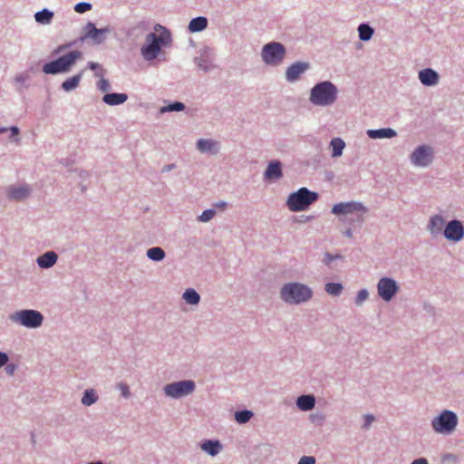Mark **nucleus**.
<instances>
[{
	"label": "nucleus",
	"mask_w": 464,
	"mask_h": 464,
	"mask_svg": "<svg viewBox=\"0 0 464 464\" xmlns=\"http://www.w3.org/2000/svg\"><path fill=\"white\" fill-rule=\"evenodd\" d=\"M155 31L156 33L147 35L148 44L141 49V53L146 60L155 59L160 51L161 45H165L170 41V34L163 26L156 25Z\"/></svg>",
	"instance_id": "nucleus-1"
},
{
	"label": "nucleus",
	"mask_w": 464,
	"mask_h": 464,
	"mask_svg": "<svg viewBox=\"0 0 464 464\" xmlns=\"http://www.w3.org/2000/svg\"><path fill=\"white\" fill-rule=\"evenodd\" d=\"M312 290L299 283H289L281 289V297L290 304H300L308 301L312 297Z\"/></svg>",
	"instance_id": "nucleus-2"
},
{
	"label": "nucleus",
	"mask_w": 464,
	"mask_h": 464,
	"mask_svg": "<svg viewBox=\"0 0 464 464\" xmlns=\"http://www.w3.org/2000/svg\"><path fill=\"white\" fill-rule=\"evenodd\" d=\"M337 89L330 82L316 84L311 91L310 101L320 106H327L336 100Z\"/></svg>",
	"instance_id": "nucleus-3"
},
{
	"label": "nucleus",
	"mask_w": 464,
	"mask_h": 464,
	"mask_svg": "<svg viewBox=\"0 0 464 464\" xmlns=\"http://www.w3.org/2000/svg\"><path fill=\"white\" fill-rule=\"evenodd\" d=\"M317 198V193L310 191L306 188H301L289 195L286 205L291 211H304L307 209L311 204L315 202Z\"/></svg>",
	"instance_id": "nucleus-4"
},
{
	"label": "nucleus",
	"mask_w": 464,
	"mask_h": 464,
	"mask_svg": "<svg viewBox=\"0 0 464 464\" xmlns=\"http://www.w3.org/2000/svg\"><path fill=\"white\" fill-rule=\"evenodd\" d=\"M80 58H82V53L80 51H72L54 61L45 63L43 67V72L47 74L67 72L71 70V67L74 64L76 60Z\"/></svg>",
	"instance_id": "nucleus-5"
},
{
	"label": "nucleus",
	"mask_w": 464,
	"mask_h": 464,
	"mask_svg": "<svg viewBox=\"0 0 464 464\" xmlns=\"http://www.w3.org/2000/svg\"><path fill=\"white\" fill-rule=\"evenodd\" d=\"M9 319L27 328H37L42 325L44 317L36 310H21L9 315Z\"/></svg>",
	"instance_id": "nucleus-6"
},
{
	"label": "nucleus",
	"mask_w": 464,
	"mask_h": 464,
	"mask_svg": "<svg viewBox=\"0 0 464 464\" xmlns=\"http://www.w3.org/2000/svg\"><path fill=\"white\" fill-rule=\"evenodd\" d=\"M285 53V48L282 44L272 42L264 45L261 55L266 64L277 66L284 61Z\"/></svg>",
	"instance_id": "nucleus-7"
},
{
	"label": "nucleus",
	"mask_w": 464,
	"mask_h": 464,
	"mask_svg": "<svg viewBox=\"0 0 464 464\" xmlns=\"http://www.w3.org/2000/svg\"><path fill=\"white\" fill-rule=\"evenodd\" d=\"M458 424L457 415L450 411H443L440 416L433 419L431 425L440 433L452 432Z\"/></svg>",
	"instance_id": "nucleus-8"
},
{
	"label": "nucleus",
	"mask_w": 464,
	"mask_h": 464,
	"mask_svg": "<svg viewBox=\"0 0 464 464\" xmlns=\"http://www.w3.org/2000/svg\"><path fill=\"white\" fill-rule=\"evenodd\" d=\"M366 212L367 208L362 203L357 201L342 202L335 204L332 208L334 215L357 214L358 219H362Z\"/></svg>",
	"instance_id": "nucleus-9"
},
{
	"label": "nucleus",
	"mask_w": 464,
	"mask_h": 464,
	"mask_svg": "<svg viewBox=\"0 0 464 464\" xmlns=\"http://www.w3.org/2000/svg\"><path fill=\"white\" fill-rule=\"evenodd\" d=\"M195 390V383L192 381H180L167 384L164 392L167 396L179 398L191 393Z\"/></svg>",
	"instance_id": "nucleus-10"
},
{
	"label": "nucleus",
	"mask_w": 464,
	"mask_h": 464,
	"mask_svg": "<svg viewBox=\"0 0 464 464\" xmlns=\"http://www.w3.org/2000/svg\"><path fill=\"white\" fill-rule=\"evenodd\" d=\"M433 158L432 150L430 147L422 145L419 146L411 154V160L412 164L420 167L428 166Z\"/></svg>",
	"instance_id": "nucleus-11"
},
{
	"label": "nucleus",
	"mask_w": 464,
	"mask_h": 464,
	"mask_svg": "<svg viewBox=\"0 0 464 464\" xmlns=\"http://www.w3.org/2000/svg\"><path fill=\"white\" fill-rule=\"evenodd\" d=\"M379 295L385 301H390L398 291L397 283L389 277H382L377 285Z\"/></svg>",
	"instance_id": "nucleus-12"
},
{
	"label": "nucleus",
	"mask_w": 464,
	"mask_h": 464,
	"mask_svg": "<svg viewBox=\"0 0 464 464\" xmlns=\"http://www.w3.org/2000/svg\"><path fill=\"white\" fill-rule=\"evenodd\" d=\"M444 236L447 239L458 242L464 237V227L460 221L452 220L444 228Z\"/></svg>",
	"instance_id": "nucleus-13"
},
{
	"label": "nucleus",
	"mask_w": 464,
	"mask_h": 464,
	"mask_svg": "<svg viewBox=\"0 0 464 464\" xmlns=\"http://www.w3.org/2000/svg\"><path fill=\"white\" fill-rule=\"evenodd\" d=\"M310 65L306 62H296L290 65L285 72V78L293 82L299 79L300 75L309 69Z\"/></svg>",
	"instance_id": "nucleus-14"
},
{
	"label": "nucleus",
	"mask_w": 464,
	"mask_h": 464,
	"mask_svg": "<svg viewBox=\"0 0 464 464\" xmlns=\"http://www.w3.org/2000/svg\"><path fill=\"white\" fill-rule=\"evenodd\" d=\"M108 31V29H97L93 24L89 23L85 27V37L92 39L95 44H102Z\"/></svg>",
	"instance_id": "nucleus-15"
},
{
	"label": "nucleus",
	"mask_w": 464,
	"mask_h": 464,
	"mask_svg": "<svg viewBox=\"0 0 464 464\" xmlns=\"http://www.w3.org/2000/svg\"><path fill=\"white\" fill-rule=\"evenodd\" d=\"M30 195V188L28 186L23 185L19 187H10L7 189V196L13 200H23Z\"/></svg>",
	"instance_id": "nucleus-16"
},
{
	"label": "nucleus",
	"mask_w": 464,
	"mask_h": 464,
	"mask_svg": "<svg viewBox=\"0 0 464 464\" xmlns=\"http://www.w3.org/2000/svg\"><path fill=\"white\" fill-rule=\"evenodd\" d=\"M419 79L423 85L432 86L438 83L439 75L431 69H424L419 72Z\"/></svg>",
	"instance_id": "nucleus-17"
},
{
	"label": "nucleus",
	"mask_w": 464,
	"mask_h": 464,
	"mask_svg": "<svg viewBox=\"0 0 464 464\" xmlns=\"http://www.w3.org/2000/svg\"><path fill=\"white\" fill-rule=\"evenodd\" d=\"M57 258L58 256L54 252L49 251L37 258V264L42 268H49L56 263Z\"/></svg>",
	"instance_id": "nucleus-18"
},
{
	"label": "nucleus",
	"mask_w": 464,
	"mask_h": 464,
	"mask_svg": "<svg viewBox=\"0 0 464 464\" xmlns=\"http://www.w3.org/2000/svg\"><path fill=\"white\" fill-rule=\"evenodd\" d=\"M128 100V95L125 93H107L103 96L102 101L111 106L124 103Z\"/></svg>",
	"instance_id": "nucleus-19"
},
{
	"label": "nucleus",
	"mask_w": 464,
	"mask_h": 464,
	"mask_svg": "<svg viewBox=\"0 0 464 464\" xmlns=\"http://www.w3.org/2000/svg\"><path fill=\"white\" fill-rule=\"evenodd\" d=\"M444 225L445 220L443 219V218L439 215H436L430 218L428 228L431 234L438 235L441 233Z\"/></svg>",
	"instance_id": "nucleus-20"
},
{
	"label": "nucleus",
	"mask_w": 464,
	"mask_h": 464,
	"mask_svg": "<svg viewBox=\"0 0 464 464\" xmlns=\"http://www.w3.org/2000/svg\"><path fill=\"white\" fill-rule=\"evenodd\" d=\"M266 179H277L282 177L281 164L278 161L269 163L266 173Z\"/></svg>",
	"instance_id": "nucleus-21"
},
{
	"label": "nucleus",
	"mask_w": 464,
	"mask_h": 464,
	"mask_svg": "<svg viewBox=\"0 0 464 464\" xmlns=\"http://www.w3.org/2000/svg\"><path fill=\"white\" fill-rule=\"evenodd\" d=\"M367 134L371 139L392 138L396 136V131L392 129L386 128L379 130H369Z\"/></svg>",
	"instance_id": "nucleus-22"
},
{
	"label": "nucleus",
	"mask_w": 464,
	"mask_h": 464,
	"mask_svg": "<svg viewBox=\"0 0 464 464\" xmlns=\"http://www.w3.org/2000/svg\"><path fill=\"white\" fill-rule=\"evenodd\" d=\"M315 400L313 395H302L298 397L296 405L302 411H310L314 407Z\"/></svg>",
	"instance_id": "nucleus-23"
},
{
	"label": "nucleus",
	"mask_w": 464,
	"mask_h": 464,
	"mask_svg": "<svg viewBox=\"0 0 464 464\" xmlns=\"http://www.w3.org/2000/svg\"><path fill=\"white\" fill-rule=\"evenodd\" d=\"M197 147L201 152H218V142L212 140H199Z\"/></svg>",
	"instance_id": "nucleus-24"
},
{
	"label": "nucleus",
	"mask_w": 464,
	"mask_h": 464,
	"mask_svg": "<svg viewBox=\"0 0 464 464\" xmlns=\"http://www.w3.org/2000/svg\"><path fill=\"white\" fill-rule=\"evenodd\" d=\"M208 26V20L203 16L193 18L188 24V30L192 33L200 32Z\"/></svg>",
	"instance_id": "nucleus-25"
},
{
	"label": "nucleus",
	"mask_w": 464,
	"mask_h": 464,
	"mask_svg": "<svg viewBox=\"0 0 464 464\" xmlns=\"http://www.w3.org/2000/svg\"><path fill=\"white\" fill-rule=\"evenodd\" d=\"M221 448V444L218 440H207L201 445V449L211 456H216Z\"/></svg>",
	"instance_id": "nucleus-26"
},
{
	"label": "nucleus",
	"mask_w": 464,
	"mask_h": 464,
	"mask_svg": "<svg viewBox=\"0 0 464 464\" xmlns=\"http://www.w3.org/2000/svg\"><path fill=\"white\" fill-rule=\"evenodd\" d=\"M82 76V72L65 80L62 84L63 89L66 92L75 89L79 85Z\"/></svg>",
	"instance_id": "nucleus-27"
},
{
	"label": "nucleus",
	"mask_w": 464,
	"mask_h": 464,
	"mask_svg": "<svg viewBox=\"0 0 464 464\" xmlns=\"http://www.w3.org/2000/svg\"><path fill=\"white\" fill-rule=\"evenodd\" d=\"M330 146L333 150L332 156L334 158L339 157L343 153V150L344 149V141L340 138H334L331 140Z\"/></svg>",
	"instance_id": "nucleus-28"
},
{
	"label": "nucleus",
	"mask_w": 464,
	"mask_h": 464,
	"mask_svg": "<svg viewBox=\"0 0 464 464\" xmlns=\"http://www.w3.org/2000/svg\"><path fill=\"white\" fill-rule=\"evenodd\" d=\"M53 16V14L47 9H44L40 12H37L34 15L36 22L40 24H49Z\"/></svg>",
	"instance_id": "nucleus-29"
},
{
	"label": "nucleus",
	"mask_w": 464,
	"mask_h": 464,
	"mask_svg": "<svg viewBox=\"0 0 464 464\" xmlns=\"http://www.w3.org/2000/svg\"><path fill=\"white\" fill-rule=\"evenodd\" d=\"M147 256L153 261H160L165 257V252L162 248L155 246L147 251Z\"/></svg>",
	"instance_id": "nucleus-30"
},
{
	"label": "nucleus",
	"mask_w": 464,
	"mask_h": 464,
	"mask_svg": "<svg viewBox=\"0 0 464 464\" xmlns=\"http://www.w3.org/2000/svg\"><path fill=\"white\" fill-rule=\"evenodd\" d=\"M359 37L362 41H368L372 38L373 30L367 24H361L358 28Z\"/></svg>",
	"instance_id": "nucleus-31"
},
{
	"label": "nucleus",
	"mask_w": 464,
	"mask_h": 464,
	"mask_svg": "<svg viewBox=\"0 0 464 464\" xmlns=\"http://www.w3.org/2000/svg\"><path fill=\"white\" fill-rule=\"evenodd\" d=\"M183 298L188 304H197L199 302V295L194 289H188L183 295Z\"/></svg>",
	"instance_id": "nucleus-32"
},
{
	"label": "nucleus",
	"mask_w": 464,
	"mask_h": 464,
	"mask_svg": "<svg viewBox=\"0 0 464 464\" xmlns=\"http://www.w3.org/2000/svg\"><path fill=\"white\" fill-rule=\"evenodd\" d=\"M343 286L339 283H328L325 285V291L331 295H339L342 292Z\"/></svg>",
	"instance_id": "nucleus-33"
},
{
	"label": "nucleus",
	"mask_w": 464,
	"mask_h": 464,
	"mask_svg": "<svg viewBox=\"0 0 464 464\" xmlns=\"http://www.w3.org/2000/svg\"><path fill=\"white\" fill-rule=\"evenodd\" d=\"M96 401H97V396L93 390L85 391V392L82 396V404H84L86 406H90V405L93 404Z\"/></svg>",
	"instance_id": "nucleus-34"
},
{
	"label": "nucleus",
	"mask_w": 464,
	"mask_h": 464,
	"mask_svg": "<svg viewBox=\"0 0 464 464\" xmlns=\"http://www.w3.org/2000/svg\"><path fill=\"white\" fill-rule=\"evenodd\" d=\"M252 415L253 413L249 411H240L236 412L235 419L238 423H246L251 419Z\"/></svg>",
	"instance_id": "nucleus-35"
},
{
	"label": "nucleus",
	"mask_w": 464,
	"mask_h": 464,
	"mask_svg": "<svg viewBox=\"0 0 464 464\" xmlns=\"http://www.w3.org/2000/svg\"><path fill=\"white\" fill-rule=\"evenodd\" d=\"M185 108V105L182 103V102H176L172 104H169L168 106H165V107H162L160 109V111L161 112H166V111H182L184 110Z\"/></svg>",
	"instance_id": "nucleus-36"
},
{
	"label": "nucleus",
	"mask_w": 464,
	"mask_h": 464,
	"mask_svg": "<svg viewBox=\"0 0 464 464\" xmlns=\"http://www.w3.org/2000/svg\"><path fill=\"white\" fill-rule=\"evenodd\" d=\"M215 214H216L215 210L207 209L202 212V214L199 216L198 219L201 222H208L214 218Z\"/></svg>",
	"instance_id": "nucleus-37"
},
{
	"label": "nucleus",
	"mask_w": 464,
	"mask_h": 464,
	"mask_svg": "<svg viewBox=\"0 0 464 464\" xmlns=\"http://www.w3.org/2000/svg\"><path fill=\"white\" fill-rule=\"evenodd\" d=\"M91 9H92V5L89 3H85V2L78 3L74 6L75 12H77L79 14L85 13Z\"/></svg>",
	"instance_id": "nucleus-38"
},
{
	"label": "nucleus",
	"mask_w": 464,
	"mask_h": 464,
	"mask_svg": "<svg viewBox=\"0 0 464 464\" xmlns=\"http://www.w3.org/2000/svg\"><path fill=\"white\" fill-rule=\"evenodd\" d=\"M368 292L365 289L360 290L356 295L355 302L357 304H361L363 301L368 298Z\"/></svg>",
	"instance_id": "nucleus-39"
},
{
	"label": "nucleus",
	"mask_w": 464,
	"mask_h": 464,
	"mask_svg": "<svg viewBox=\"0 0 464 464\" xmlns=\"http://www.w3.org/2000/svg\"><path fill=\"white\" fill-rule=\"evenodd\" d=\"M118 388L121 391L123 397L128 398L130 396L129 386L126 383L120 382Z\"/></svg>",
	"instance_id": "nucleus-40"
},
{
	"label": "nucleus",
	"mask_w": 464,
	"mask_h": 464,
	"mask_svg": "<svg viewBox=\"0 0 464 464\" xmlns=\"http://www.w3.org/2000/svg\"><path fill=\"white\" fill-rule=\"evenodd\" d=\"M98 87L102 92H108L110 90V82L105 79H101L98 82Z\"/></svg>",
	"instance_id": "nucleus-41"
},
{
	"label": "nucleus",
	"mask_w": 464,
	"mask_h": 464,
	"mask_svg": "<svg viewBox=\"0 0 464 464\" xmlns=\"http://www.w3.org/2000/svg\"><path fill=\"white\" fill-rule=\"evenodd\" d=\"M298 464H315L314 457L304 456L300 459Z\"/></svg>",
	"instance_id": "nucleus-42"
},
{
	"label": "nucleus",
	"mask_w": 464,
	"mask_h": 464,
	"mask_svg": "<svg viewBox=\"0 0 464 464\" xmlns=\"http://www.w3.org/2000/svg\"><path fill=\"white\" fill-rule=\"evenodd\" d=\"M7 362H8L7 354L0 352V367L4 366Z\"/></svg>",
	"instance_id": "nucleus-43"
},
{
	"label": "nucleus",
	"mask_w": 464,
	"mask_h": 464,
	"mask_svg": "<svg viewBox=\"0 0 464 464\" xmlns=\"http://www.w3.org/2000/svg\"><path fill=\"white\" fill-rule=\"evenodd\" d=\"M373 420L374 417L372 415H366L364 427H368Z\"/></svg>",
	"instance_id": "nucleus-44"
},
{
	"label": "nucleus",
	"mask_w": 464,
	"mask_h": 464,
	"mask_svg": "<svg viewBox=\"0 0 464 464\" xmlns=\"http://www.w3.org/2000/svg\"><path fill=\"white\" fill-rule=\"evenodd\" d=\"M411 464H429L428 460L424 458H420L411 462Z\"/></svg>",
	"instance_id": "nucleus-45"
},
{
	"label": "nucleus",
	"mask_w": 464,
	"mask_h": 464,
	"mask_svg": "<svg viewBox=\"0 0 464 464\" xmlns=\"http://www.w3.org/2000/svg\"><path fill=\"white\" fill-rule=\"evenodd\" d=\"M334 259V256H332L330 254H326L324 257V261L326 264H330Z\"/></svg>",
	"instance_id": "nucleus-46"
},
{
	"label": "nucleus",
	"mask_w": 464,
	"mask_h": 464,
	"mask_svg": "<svg viewBox=\"0 0 464 464\" xmlns=\"http://www.w3.org/2000/svg\"><path fill=\"white\" fill-rule=\"evenodd\" d=\"M216 207L218 208L224 209L227 207V203L224 201H221V202L217 203Z\"/></svg>",
	"instance_id": "nucleus-47"
},
{
	"label": "nucleus",
	"mask_w": 464,
	"mask_h": 464,
	"mask_svg": "<svg viewBox=\"0 0 464 464\" xmlns=\"http://www.w3.org/2000/svg\"><path fill=\"white\" fill-rule=\"evenodd\" d=\"M11 131H12L13 135H18V133H19V130L17 127H12Z\"/></svg>",
	"instance_id": "nucleus-48"
},
{
	"label": "nucleus",
	"mask_w": 464,
	"mask_h": 464,
	"mask_svg": "<svg viewBox=\"0 0 464 464\" xmlns=\"http://www.w3.org/2000/svg\"><path fill=\"white\" fill-rule=\"evenodd\" d=\"M344 234L348 237H353V231L350 228L346 229Z\"/></svg>",
	"instance_id": "nucleus-49"
},
{
	"label": "nucleus",
	"mask_w": 464,
	"mask_h": 464,
	"mask_svg": "<svg viewBox=\"0 0 464 464\" xmlns=\"http://www.w3.org/2000/svg\"><path fill=\"white\" fill-rule=\"evenodd\" d=\"M89 66L91 69L94 70L98 66V64L94 63H90Z\"/></svg>",
	"instance_id": "nucleus-50"
},
{
	"label": "nucleus",
	"mask_w": 464,
	"mask_h": 464,
	"mask_svg": "<svg viewBox=\"0 0 464 464\" xmlns=\"http://www.w3.org/2000/svg\"><path fill=\"white\" fill-rule=\"evenodd\" d=\"M89 464H102V463L98 461V462H92V463H89Z\"/></svg>",
	"instance_id": "nucleus-51"
},
{
	"label": "nucleus",
	"mask_w": 464,
	"mask_h": 464,
	"mask_svg": "<svg viewBox=\"0 0 464 464\" xmlns=\"http://www.w3.org/2000/svg\"><path fill=\"white\" fill-rule=\"evenodd\" d=\"M5 131V129H0V133Z\"/></svg>",
	"instance_id": "nucleus-52"
},
{
	"label": "nucleus",
	"mask_w": 464,
	"mask_h": 464,
	"mask_svg": "<svg viewBox=\"0 0 464 464\" xmlns=\"http://www.w3.org/2000/svg\"><path fill=\"white\" fill-rule=\"evenodd\" d=\"M165 169H167V170H168V169H171V167H169H169H166V168H165Z\"/></svg>",
	"instance_id": "nucleus-53"
}]
</instances>
